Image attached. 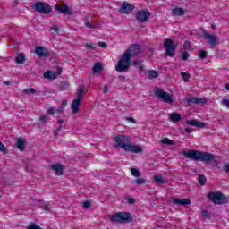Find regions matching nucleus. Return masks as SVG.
I'll return each instance as SVG.
<instances>
[{
  "instance_id": "nucleus-1",
  "label": "nucleus",
  "mask_w": 229,
  "mask_h": 229,
  "mask_svg": "<svg viewBox=\"0 0 229 229\" xmlns=\"http://www.w3.org/2000/svg\"><path fill=\"white\" fill-rule=\"evenodd\" d=\"M114 142H116V148H121L124 149V151H128L130 153H142V148L132 145L131 144V138L129 136H116L114 138Z\"/></svg>"
},
{
  "instance_id": "nucleus-2",
  "label": "nucleus",
  "mask_w": 229,
  "mask_h": 229,
  "mask_svg": "<svg viewBox=\"0 0 229 229\" xmlns=\"http://www.w3.org/2000/svg\"><path fill=\"white\" fill-rule=\"evenodd\" d=\"M183 156L194 162H212L216 160V155L199 150H188L183 152Z\"/></svg>"
},
{
  "instance_id": "nucleus-3",
  "label": "nucleus",
  "mask_w": 229,
  "mask_h": 229,
  "mask_svg": "<svg viewBox=\"0 0 229 229\" xmlns=\"http://www.w3.org/2000/svg\"><path fill=\"white\" fill-rule=\"evenodd\" d=\"M109 220L113 224H125V223H132L133 217L131 216V213L128 212H118L116 214L109 215Z\"/></svg>"
},
{
  "instance_id": "nucleus-4",
  "label": "nucleus",
  "mask_w": 229,
  "mask_h": 229,
  "mask_svg": "<svg viewBox=\"0 0 229 229\" xmlns=\"http://www.w3.org/2000/svg\"><path fill=\"white\" fill-rule=\"evenodd\" d=\"M131 65V57L128 55V52H124L118 61L115 70L117 72H126Z\"/></svg>"
},
{
  "instance_id": "nucleus-5",
  "label": "nucleus",
  "mask_w": 229,
  "mask_h": 229,
  "mask_svg": "<svg viewBox=\"0 0 229 229\" xmlns=\"http://www.w3.org/2000/svg\"><path fill=\"white\" fill-rule=\"evenodd\" d=\"M208 199L211 203H214V205H226V203H228V197L225 196L221 191L209 192L208 194Z\"/></svg>"
},
{
  "instance_id": "nucleus-6",
  "label": "nucleus",
  "mask_w": 229,
  "mask_h": 229,
  "mask_svg": "<svg viewBox=\"0 0 229 229\" xmlns=\"http://www.w3.org/2000/svg\"><path fill=\"white\" fill-rule=\"evenodd\" d=\"M32 8L38 13H45V15L53 12V7L44 2H36Z\"/></svg>"
},
{
  "instance_id": "nucleus-7",
  "label": "nucleus",
  "mask_w": 229,
  "mask_h": 229,
  "mask_svg": "<svg viewBox=\"0 0 229 229\" xmlns=\"http://www.w3.org/2000/svg\"><path fill=\"white\" fill-rule=\"evenodd\" d=\"M163 47L165 49V55L173 58L176 55V45L172 39H165L163 43Z\"/></svg>"
},
{
  "instance_id": "nucleus-8",
  "label": "nucleus",
  "mask_w": 229,
  "mask_h": 229,
  "mask_svg": "<svg viewBox=\"0 0 229 229\" xmlns=\"http://www.w3.org/2000/svg\"><path fill=\"white\" fill-rule=\"evenodd\" d=\"M154 94L159 99H162L164 103L173 105V95L162 90L160 88L155 89Z\"/></svg>"
},
{
  "instance_id": "nucleus-9",
  "label": "nucleus",
  "mask_w": 229,
  "mask_h": 229,
  "mask_svg": "<svg viewBox=\"0 0 229 229\" xmlns=\"http://www.w3.org/2000/svg\"><path fill=\"white\" fill-rule=\"evenodd\" d=\"M151 17V13L148 10H140L136 13V19L140 24L148 22Z\"/></svg>"
},
{
  "instance_id": "nucleus-10",
  "label": "nucleus",
  "mask_w": 229,
  "mask_h": 229,
  "mask_svg": "<svg viewBox=\"0 0 229 229\" xmlns=\"http://www.w3.org/2000/svg\"><path fill=\"white\" fill-rule=\"evenodd\" d=\"M202 35L206 40H208V44L209 46H217V36L210 34V32L203 30H202Z\"/></svg>"
},
{
  "instance_id": "nucleus-11",
  "label": "nucleus",
  "mask_w": 229,
  "mask_h": 229,
  "mask_svg": "<svg viewBox=\"0 0 229 229\" xmlns=\"http://www.w3.org/2000/svg\"><path fill=\"white\" fill-rule=\"evenodd\" d=\"M134 10L135 6L133 4H131L128 2H123L119 9V13L128 15L131 13V12H133Z\"/></svg>"
},
{
  "instance_id": "nucleus-12",
  "label": "nucleus",
  "mask_w": 229,
  "mask_h": 229,
  "mask_svg": "<svg viewBox=\"0 0 229 229\" xmlns=\"http://www.w3.org/2000/svg\"><path fill=\"white\" fill-rule=\"evenodd\" d=\"M140 45L133 44L129 47L125 53H128V55L131 58V56H137V55H140Z\"/></svg>"
},
{
  "instance_id": "nucleus-13",
  "label": "nucleus",
  "mask_w": 229,
  "mask_h": 229,
  "mask_svg": "<svg viewBox=\"0 0 229 229\" xmlns=\"http://www.w3.org/2000/svg\"><path fill=\"white\" fill-rule=\"evenodd\" d=\"M60 74H62V68L57 67L56 72H53V71L46 72L44 73V78H47V80H56V78H58Z\"/></svg>"
},
{
  "instance_id": "nucleus-14",
  "label": "nucleus",
  "mask_w": 229,
  "mask_h": 229,
  "mask_svg": "<svg viewBox=\"0 0 229 229\" xmlns=\"http://www.w3.org/2000/svg\"><path fill=\"white\" fill-rule=\"evenodd\" d=\"M35 54L40 56V58H46V56L49 55V50L42 46H38L35 48Z\"/></svg>"
},
{
  "instance_id": "nucleus-15",
  "label": "nucleus",
  "mask_w": 229,
  "mask_h": 229,
  "mask_svg": "<svg viewBox=\"0 0 229 229\" xmlns=\"http://www.w3.org/2000/svg\"><path fill=\"white\" fill-rule=\"evenodd\" d=\"M51 169L55 171L57 176H62V174H64V165L59 163L52 165Z\"/></svg>"
},
{
  "instance_id": "nucleus-16",
  "label": "nucleus",
  "mask_w": 229,
  "mask_h": 229,
  "mask_svg": "<svg viewBox=\"0 0 229 229\" xmlns=\"http://www.w3.org/2000/svg\"><path fill=\"white\" fill-rule=\"evenodd\" d=\"M187 102L191 103V105H205L207 98H187Z\"/></svg>"
},
{
  "instance_id": "nucleus-17",
  "label": "nucleus",
  "mask_w": 229,
  "mask_h": 229,
  "mask_svg": "<svg viewBox=\"0 0 229 229\" xmlns=\"http://www.w3.org/2000/svg\"><path fill=\"white\" fill-rule=\"evenodd\" d=\"M80 105H81V100L73 99L71 105L72 113L73 114H76L78 112H80Z\"/></svg>"
},
{
  "instance_id": "nucleus-18",
  "label": "nucleus",
  "mask_w": 229,
  "mask_h": 229,
  "mask_svg": "<svg viewBox=\"0 0 229 229\" xmlns=\"http://www.w3.org/2000/svg\"><path fill=\"white\" fill-rule=\"evenodd\" d=\"M185 123L189 126H195L196 128H205V123L197 120H187Z\"/></svg>"
},
{
  "instance_id": "nucleus-19",
  "label": "nucleus",
  "mask_w": 229,
  "mask_h": 229,
  "mask_svg": "<svg viewBox=\"0 0 229 229\" xmlns=\"http://www.w3.org/2000/svg\"><path fill=\"white\" fill-rule=\"evenodd\" d=\"M174 205H181L182 207H185L187 205H191V199H175L173 200Z\"/></svg>"
},
{
  "instance_id": "nucleus-20",
  "label": "nucleus",
  "mask_w": 229,
  "mask_h": 229,
  "mask_svg": "<svg viewBox=\"0 0 229 229\" xmlns=\"http://www.w3.org/2000/svg\"><path fill=\"white\" fill-rule=\"evenodd\" d=\"M172 13L175 17H182V15H185V10L181 7H175L174 9L172 10Z\"/></svg>"
},
{
  "instance_id": "nucleus-21",
  "label": "nucleus",
  "mask_w": 229,
  "mask_h": 229,
  "mask_svg": "<svg viewBox=\"0 0 229 229\" xmlns=\"http://www.w3.org/2000/svg\"><path fill=\"white\" fill-rule=\"evenodd\" d=\"M83 94H85V87H81L77 91L75 99H77L78 101H81Z\"/></svg>"
},
{
  "instance_id": "nucleus-22",
  "label": "nucleus",
  "mask_w": 229,
  "mask_h": 229,
  "mask_svg": "<svg viewBox=\"0 0 229 229\" xmlns=\"http://www.w3.org/2000/svg\"><path fill=\"white\" fill-rule=\"evenodd\" d=\"M170 120L172 123H178V121H182V115L178 114V113H172L170 115Z\"/></svg>"
},
{
  "instance_id": "nucleus-23",
  "label": "nucleus",
  "mask_w": 229,
  "mask_h": 229,
  "mask_svg": "<svg viewBox=\"0 0 229 229\" xmlns=\"http://www.w3.org/2000/svg\"><path fill=\"white\" fill-rule=\"evenodd\" d=\"M65 106H67V100H63L61 105L57 108H55L56 114H62V112H64Z\"/></svg>"
},
{
  "instance_id": "nucleus-24",
  "label": "nucleus",
  "mask_w": 229,
  "mask_h": 229,
  "mask_svg": "<svg viewBox=\"0 0 229 229\" xmlns=\"http://www.w3.org/2000/svg\"><path fill=\"white\" fill-rule=\"evenodd\" d=\"M101 71H103V64L101 63H96L93 66V73L96 74L101 72Z\"/></svg>"
},
{
  "instance_id": "nucleus-25",
  "label": "nucleus",
  "mask_w": 229,
  "mask_h": 229,
  "mask_svg": "<svg viewBox=\"0 0 229 229\" xmlns=\"http://www.w3.org/2000/svg\"><path fill=\"white\" fill-rule=\"evenodd\" d=\"M15 62L16 64H24V62H26V55H24L23 53L19 54L16 57Z\"/></svg>"
},
{
  "instance_id": "nucleus-26",
  "label": "nucleus",
  "mask_w": 229,
  "mask_h": 229,
  "mask_svg": "<svg viewBox=\"0 0 229 229\" xmlns=\"http://www.w3.org/2000/svg\"><path fill=\"white\" fill-rule=\"evenodd\" d=\"M149 80H153V78H158V72L155 70H150L147 72Z\"/></svg>"
},
{
  "instance_id": "nucleus-27",
  "label": "nucleus",
  "mask_w": 229,
  "mask_h": 229,
  "mask_svg": "<svg viewBox=\"0 0 229 229\" xmlns=\"http://www.w3.org/2000/svg\"><path fill=\"white\" fill-rule=\"evenodd\" d=\"M16 146L20 151H24V140L21 138L18 139Z\"/></svg>"
},
{
  "instance_id": "nucleus-28",
  "label": "nucleus",
  "mask_w": 229,
  "mask_h": 229,
  "mask_svg": "<svg viewBox=\"0 0 229 229\" xmlns=\"http://www.w3.org/2000/svg\"><path fill=\"white\" fill-rule=\"evenodd\" d=\"M132 65L137 67L139 71H144V66L142 65V61H133Z\"/></svg>"
},
{
  "instance_id": "nucleus-29",
  "label": "nucleus",
  "mask_w": 229,
  "mask_h": 229,
  "mask_svg": "<svg viewBox=\"0 0 229 229\" xmlns=\"http://www.w3.org/2000/svg\"><path fill=\"white\" fill-rule=\"evenodd\" d=\"M199 185H205L207 183V177L204 174H199L198 177Z\"/></svg>"
},
{
  "instance_id": "nucleus-30",
  "label": "nucleus",
  "mask_w": 229,
  "mask_h": 229,
  "mask_svg": "<svg viewBox=\"0 0 229 229\" xmlns=\"http://www.w3.org/2000/svg\"><path fill=\"white\" fill-rule=\"evenodd\" d=\"M154 180L155 182H157V183H160L161 185H164V183H165V181L164 180V177H162V175H155Z\"/></svg>"
},
{
  "instance_id": "nucleus-31",
  "label": "nucleus",
  "mask_w": 229,
  "mask_h": 229,
  "mask_svg": "<svg viewBox=\"0 0 229 229\" xmlns=\"http://www.w3.org/2000/svg\"><path fill=\"white\" fill-rule=\"evenodd\" d=\"M161 142L162 144H166L167 146H174V141L171 140L169 138H164Z\"/></svg>"
},
{
  "instance_id": "nucleus-32",
  "label": "nucleus",
  "mask_w": 229,
  "mask_h": 229,
  "mask_svg": "<svg viewBox=\"0 0 229 229\" xmlns=\"http://www.w3.org/2000/svg\"><path fill=\"white\" fill-rule=\"evenodd\" d=\"M199 56L200 60H206L207 56H208V53L205 50H200L199 52Z\"/></svg>"
},
{
  "instance_id": "nucleus-33",
  "label": "nucleus",
  "mask_w": 229,
  "mask_h": 229,
  "mask_svg": "<svg viewBox=\"0 0 229 229\" xmlns=\"http://www.w3.org/2000/svg\"><path fill=\"white\" fill-rule=\"evenodd\" d=\"M23 94H37V89L35 88H28L23 90Z\"/></svg>"
},
{
  "instance_id": "nucleus-34",
  "label": "nucleus",
  "mask_w": 229,
  "mask_h": 229,
  "mask_svg": "<svg viewBox=\"0 0 229 229\" xmlns=\"http://www.w3.org/2000/svg\"><path fill=\"white\" fill-rule=\"evenodd\" d=\"M131 173L132 176H135V178H140V172L137 170L136 168H131Z\"/></svg>"
},
{
  "instance_id": "nucleus-35",
  "label": "nucleus",
  "mask_w": 229,
  "mask_h": 229,
  "mask_svg": "<svg viewBox=\"0 0 229 229\" xmlns=\"http://www.w3.org/2000/svg\"><path fill=\"white\" fill-rule=\"evenodd\" d=\"M131 183H136L137 185H144V183H146V180H144L142 178H138V179L132 181Z\"/></svg>"
},
{
  "instance_id": "nucleus-36",
  "label": "nucleus",
  "mask_w": 229,
  "mask_h": 229,
  "mask_svg": "<svg viewBox=\"0 0 229 229\" xmlns=\"http://www.w3.org/2000/svg\"><path fill=\"white\" fill-rule=\"evenodd\" d=\"M59 12H61V13H71V11L69 10V7L67 5H64V7L60 8Z\"/></svg>"
},
{
  "instance_id": "nucleus-37",
  "label": "nucleus",
  "mask_w": 229,
  "mask_h": 229,
  "mask_svg": "<svg viewBox=\"0 0 229 229\" xmlns=\"http://www.w3.org/2000/svg\"><path fill=\"white\" fill-rule=\"evenodd\" d=\"M181 76H182V78H183L185 82L189 81V79L191 78V74H189L185 72H181Z\"/></svg>"
},
{
  "instance_id": "nucleus-38",
  "label": "nucleus",
  "mask_w": 229,
  "mask_h": 229,
  "mask_svg": "<svg viewBox=\"0 0 229 229\" xmlns=\"http://www.w3.org/2000/svg\"><path fill=\"white\" fill-rule=\"evenodd\" d=\"M40 208L45 210V212H51V208H49V204H41Z\"/></svg>"
},
{
  "instance_id": "nucleus-39",
  "label": "nucleus",
  "mask_w": 229,
  "mask_h": 229,
  "mask_svg": "<svg viewBox=\"0 0 229 229\" xmlns=\"http://www.w3.org/2000/svg\"><path fill=\"white\" fill-rule=\"evenodd\" d=\"M67 87H69L68 82H65V81L61 82V85H60L61 90H65L67 89Z\"/></svg>"
},
{
  "instance_id": "nucleus-40",
  "label": "nucleus",
  "mask_w": 229,
  "mask_h": 229,
  "mask_svg": "<svg viewBox=\"0 0 229 229\" xmlns=\"http://www.w3.org/2000/svg\"><path fill=\"white\" fill-rule=\"evenodd\" d=\"M63 126L59 125L55 131H54V137H58V133L62 130Z\"/></svg>"
},
{
  "instance_id": "nucleus-41",
  "label": "nucleus",
  "mask_w": 229,
  "mask_h": 229,
  "mask_svg": "<svg viewBox=\"0 0 229 229\" xmlns=\"http://www.w3.org/2000/svg\"><path fill=\"white\" fill-rule=\"evenodd\" d=\"M221 104L224 106H226L227 108H229V99H226V98L222 99Z\"/></svg>"
},
{
  "instance_id": "nucleus-42",
  "label": "nucleus",
  "mask_w": 229,
  "mask_h": 229,
  "mask_svg": "<svg viewBox=\"0 0 229 229\" xmlns=\"http://www.w3.org/2000/svg\"><path fill=\"white\" fill-rule=\"evenodd\" d=\"M47 114L49 115H55L56 114V109L55 108H50L47 110Z\"/></svg>"
},
{
  "instance_id": "nucleus-43",
  "label": "nucleus",
  "mask_w": 229,
  "mask_h": 229,
  "mask_svg": "<svg viewBox=\"0 0 229 229\" xmlns=\"http://www.w3.org/2000/svg\"><path fill=\"white\" fill-rule=\"evenodd\" d=\"M183 49H191V41L184 42Z\"/></svg>"
},
{
  "instance_id": "nucleus-44",
  "label": "nucleus",
  "mask_w": 229,
  "mask_h": 229,
  "mask_svg": "<svg viewBox=\"0 0 229 229\" xmlns=\"http://www.w3.org/2000/svg\"><path fill=\"white\" fill-rule=\"evenodd\" d=\"M182 60H189V54L187 52L182 54Z\"/></svg>"
},
{
  "instance_id": "nucleus-45",
  "label": "nucleus",
  "mask_w": 229,
  "mask_h": 229,
  "mask_svg": "<svg viewBox=\"0 0 229 229\" xmlns=\"http://www.w3.org/2000/svg\"><path fill=\"white\" fill-rule=\"evenodd\" d=\"M91 205H92V204H91L90 201H89V200H86V201L83 203L84 208H90Z\"/></svg>"
},
{
  "instance_id": "nucleus-46",
  "label": "nucleus",
  "mask_w": 229,
  "mask_h": 229,
  "mask_svg": "<svg viewBox=\"0 0 229 229\" xmlns=\"http://www.w3.org/2000/svg\"><path fill=\"white\" fill-rule=\"evenodd\" d=\"M0 151H2V153H6V147H4V145L1 141H0Z\"/></svg>"
},
{
  "instance_id": "nucleus-47",
  "label": "nucleus",
  "mask_w": 229,
  "mask_h": 229,
  "mask_svg": "<svg viewBox=\"0 0 229 229\" xmlns=\"http://www.w3.org/2000/svg\"><path fill=\"white\" fill-rule=\"evenodd\" d=\"M85 26H86V28H89V29L96 28L94 25L90 24L89 21H85Z\"/></svg>"
},
{
  "instance_id": "nucleus-48",
  "label": "nucleus",
  "mask_w": 229,
  "mask_h": 229,
  "mask_svg": "<svg viewBox=\"0 0 229 229\" xmlns=\"http://www.w3.org/2000/svg\"><path fill=\"white\" fill-rule=\"evenodd\" d=\"M208 211L207 210H202L201 211V217H208Z\"/></svg>"
},
{
  "instance_id": "nucleus-49",
  "label": "nucleus",
  "mask_w": 229,
  "mask_h": 229,
  "mask_svg": "<svg viewBox=\"0 0 229 229\" xmlns=\"http://www.w3.org/2000/svg\"><path fill=\"white\" fill-rule=\"evenodd\" d=\"M184 131H186V133H192L193 130H192V128H191V127H186V128L184 129Z\"/></svg>"
},
{
  "instance_id": "nucleus-50",
  "label": "nucleus",
  "mask_w": 229,
  "mask_h": 229,
  "mask_svg": "<svg viewBox=\"0 0 229 229\" xmlns=\"http://www.w3.org/2000/svg\"><path fill=\"white\" fill-rule=\"evenodd\" d=\"M98 47H103V48L105 49V48H106V43H105V42H99V43H98Z\"/></svg>"
},
{
  "instance_id": "nucleus-51",
  "label": "nucleus",
  "mask_w": 229,
  "mask_h": 229,
  "mask_svg": "<svg viewBox=\"0 0 229 229\" xmlns=\"http://www.w3.org/2000/svg\"><path fill=\"white\" fill-rule=\"evenodd\" d=\"M223 169L225 173H229V163L225 164Z\"/></svg>"
},
{
  "instance_id": "nucleus-52",
  "label": "nucleus",
  "mask_w": 229,
  "mask_h": 229,
  "mask_svg": "<svg viewBox=\"0 0 229 229\" xmlns=\"http://www.w3.org/2000/svg\"><path fill=\"white\" fill-rule=\"evenodd\" d=\"M86 47H87L88 49H94V44H89V43H87V44H86Z\"/></svg>"
},
{
  "instance_id": "nucleus-53",
  "label": "nucleus",
  "mask_w": 229,
  "mask_h": 229,
  "mask_svg": "<svg viewBox=\"0 0 229 229\" xmlns=\"http://www.w3.org/2000/svg\"><path fill=\"white\" fill-rule=\"evenodd\" d=\"M52 30H53L54 31H55V33H58V30H60V28H58L57 25H54L53 28H52Z\"/></svg>"
},
{
  "instance_id": "nucleus-54",
  "label": "nucleus",
  "mask_w": 229,
  "mask_h": 229,
  "mask_svg": "<svg viewBox=\"0 0 229 229\" xmlns=\"http://www.w3.org/2000/svg\"><path fill=\"white\" fill-rule=\"evenodd\" d=\"M127 121H129V123H133L135 124V123H137V121H135V119H133V117H128Z\"/></svg>"
},
{
  "instance_id": "nucleus-55",
  "label": "nucleus",
  "mask_w": 229,
  "mask_h": 229,
  "mask_svg": "<svg viewBox=\"0 0 229 229\" xmlns=\"http://www.w3.org/2000/svg\"><path fill=\"white\" fill-rule=\"evenodd\" d=\"M128 203H131V205H133V203H135V199L133 198L128 199Z\"/></svg>"
},
{
  "instance_id": "nucleus-56",
  "label": "nucleus",
  "mask_w": 229,
  "mask_h": 229,
  "mask_svg": "<svg viewBox=\"0 0 229 229\" xmlns=\"http://www.w3.org/2000/svg\"><path fill=\"white\" fill-rule=\"evenodd\" d=\"M103 92H104V94H106V92H108V86L107 85L104 86Z\"/></svg>"
},
{
  "instance_id": "nucleus-57",
  "label": "nucleus",
  "mask_w": 229,
  "mask_h": 229,
  "mask_svg": "<svg viewBox=\"0 0 229 229\" xmlns=\"http://www.w3.org/2000/svg\"><path fill=\"white\" fill-rule=\"evenodd\" d=\"M57 123H58V124H64V120L59 119V118L57 117Z\"/></svg>"
},
{
  "instance_id": "nucleus-58",
  "label": "nucleus",
  "mask_w": 229,
  "mask_h": 229,
  "mask_svg": "<svg viewBox=\"0 0 229 229\" xmlns=\"http://www.w3.org/2000/svg\"><path fill=\"white\" fill-rule=\"evenodd\" d=\"M41 123H46V116H40Z\"/></svg>"
},
{
  "instance_id": "nucleus-59",
  "label": "nucleus",
  "mask_w": 229,
  "mask_h": 229,
  "mask_svg": "<svg viewBox=\"0 0 229 229\" xmlns=\"http://www.w3.org/2000/svg\"><path fill=\"white\" fill-rule=\"evenodd\" d=\"M4 85H12V82L8 81H4Z\"/></svg>"
},
{
  "instance_id": "nucleus-60",
  "label": "nucleus",
  "mask_w": 229,
  "mask_h": 229,
  "mask_svg": "<svg viewBox=\"0 0 229 229\" xmlns=\"http://www.w3.org/2000/svg\"><path fill=\"white\" fill-rule=\"evenodd\" d=\"M14 4H19V0H14Z\"/></svg>"
},
{
  "instance_id": "nucleus-61",
  "label": "nucleus",
  "mask_w": 229,
  "mask_h": 229,
  "mask_svg": "<svg viewBox=\"0 0 229 229\" xmlns=\"http://www.w3.org/2000/svg\"><path fill=\"white\" fill-rule=\"evenodd\" d=\"M225 89L229 90V84L225 85Z\"/></svg>"
},
{
  "instance_id": "nucleus-62",
  "label": "nucleus",
  "mask_w": 229,
  "mask_h": 229,
  "mask_svg": "<svg viewBox=\"0 0 229 229\" xmlns=\"http://www.w3.org/2000/svg\"><path fill=\"white\" fill-rule=\"evenodd\" d=\"M212 30H216V26L212 25Z\"/></svg>"
}]
</instances>
